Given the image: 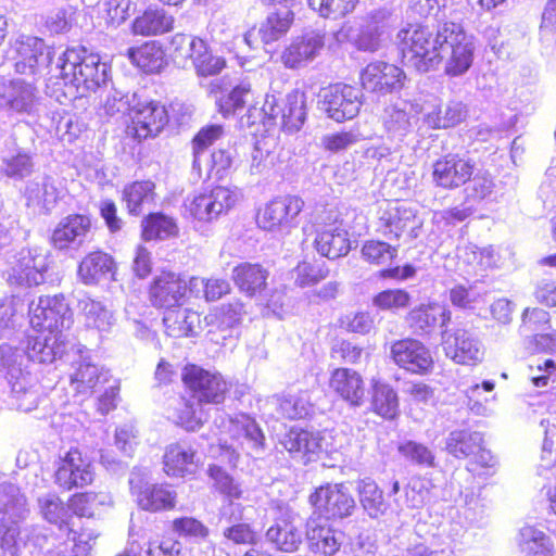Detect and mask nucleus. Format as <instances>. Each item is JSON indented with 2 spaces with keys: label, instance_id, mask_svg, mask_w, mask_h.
<instances>
[{
  "label": "nucleus",
  "instance_id": "44",
  "mask_svg": "<svg viewBox=\"0 0 556 556\" xmlns=\"http://www.w3.org/2000/svg\"><path fill=\"white\" fill-rule=\"evenodd\" d=\"M397 202H389L378 217L377 231L389 240H399L407 228V218Z\"/></svg>",
  "mask_w": 556,
  "mask_h": 556
},
{
  "label": "nucleus",
  "instance_id": "21",
  "mask_svg": "<svg viewBox=\"0 0 556 556\" xmlns=\"http://www.w3.org/2000/svg\"><path fill=\"white\" fill-rule=\"evenodd\" d=\"M46 267L30 249H23L14 254L4 270L7 281L15 287H35L45 280Z\"/></svg>",
  "mask_w": 556,
  "mask_h": 556
},
{
  "label": "nucleus",
  "instance_id": "36",
  "mask_svg": "<svg viewBox=\"0 0 556 556\" xmlns=\"http://www.w3.org/2000/svg\"><path fill=\"white\" fill-rule=\"evenodd\" d=\"M162 321L168 337L180 339L193 336L201 320L197 311L178 305L164 311Z\"/></svg>",
  "mask_w": 556,
  "mask_h": 556
},
{
  "label": "nucleus",
  "instance_id": "35",
  "mask_svg": "<svg viewBox=\"0 0 556 556\" xmlns=\"http://www.w3.org/2000/svg\"><path fill=\"white\" fill-rule=\"evenodd\" d=\"M126 56L135 67L146 74L159 73L166 64L163 45L156 40H148L128 48Z\"/></svg>",
  "mask_w": 556,
  "mask_h": 556
},
{
  "label": "nucleus",
  "instance_id": "19",
  "mask_svg": "<svg viewBox=\"0 0 556 556\" xmlns=\"http://www.w3.org/2000/svg\"><path fill=\"white\" fill-rule=\"evenodd\" d=\"M197 447L187 440L167 444L162 456L163 472L169 478L194 476L201 467Z\"/></svg>",
  "mask_w": 556,
  "mask_h": 556
},
{
  "label": "nucleus",
  "instance_id": "5",
  "mask_svg": "<svg viewBox=\"0 0 556 556\" xmlns=\"http://www.w3.org/2000/svg\"><path fill=\"white\" fill-rule=\"evenodd\" d=\"M169 49L175 62H191L200 77L218 75L226 66L225 59L215 55L207 41L199 36L177 33L169 40Z\"/></svg>",
  "mask_w": 556,
  "mask_h": 556
},
{
  "label": "nucleus",
  "instance_id": "63",
  "mask_svg": "<svg viewBox=\"0 0 556 556\" xmlns=\"http://www.w3.org/2000/svg\"><path fill=\"white\" fill-rule=\"evenodd\" d=\"M26 348L30 358L38 363H51L55 358L53 348L47 344V338L41 334L28 336Z\"/></svg>",
  "mask_w": 556,
  "mask_h": 556
},
{
  "label": "nucleus",
  "instance_id": "3",
  "mask_svg": "<svg viewBox=\"0 0 556 556\" xmlns=\"http://www.w3.org/2000/svg\"><path fill=\"white\" fill-rule=\"evenodd\" d=\"M60 78L79 96L94 91L106 81L109 66L84 48H67L60 58Z\"/></svg>",
  "mask_w": 556,
  "mask_h": 556
},
{
  "label": "nucleus",
  "instance_id": "2",
  "mask_svg": "<svg viewBox=\"0 0 556 556\" xmlns=\"http://www.w3.org/2000/svg\"><path fill=\"white\" fill-rule=\"evenodd\" d=\"M396 50L402 66L417 73L435 71L444 60L441 52L439 27L433 34L426 26L408 24L397 31Z\"/></svg>",
  "mask_w": 556,
  "mask_h": 556
},
{
  "label": "nucleus",
  "instance_id": "12",
  "mask_svg": "<svg viewBox=\"0 0 556 556\" xmlns=\"http://www.w3.org/2000/svg\"><path fill=\"white\" fill-rule=\"evenodd\" d=\"M169 122V115L164 104L150 101L138 103L127 112L125 131L137 140L157 136Z\"/></svg>",
  "mask_w": 556,
  "mask_h": 556
},
{
  "label": "nucleus",
  "instance_id": "17",
  "mask_svg": "<svg viewBox=\"0 0 556 556\" xmlns=\"http://www.w3.org/2000/svg\"><path fill=\"white\" fill-rule=\"evenodd\" d=\"M304 200L296 194H285L270 200L258 210L256 223L260 228L271 231L285 226H291L304 210Z\"/></svg>",
  "mask_w": 556,
  "mask_h": 556
},
{
  "label": "nucleus",
  "instance_id": "59",
  "mask_svg": "<svg viewBox=\"0 0 556 556\" xmlns=\"http://www.w3.org/2000/svg\"><path fill=\"white\" fill-rule=\"evenodd\" d=\"M224 135V127L217 124L206 125L194 135L191 140L194 159L200 155Z\"/></svg>",
  "mask_w": 556,
  "mask_h": 556
},
{
  "label": "nucleus",
  "instance_id": "4",
  "mask_svg": "<svg viewBox=\"0 0 556 556\" xmlns=\"http://www.w3.org/2000/svg\"><path fill=\"white\" fill-rule=\"evenodd\" d=\"M40 515L48 523L53 525L73 543L76 556H87L99 533L85 522L75 520L68 506L56 495L39 500Z\"/></svg>",
  "mask_w": 556,
  "mask_h": 556
},
{
  "label": "nucleus",
  "instance_id": "24",
  "mask_svg": "<svg viewBox=\"0 0 556 556\" xmlns=\"http://www.w3.org/2000/svg\"><path fill=\"white\" fill-rule=\"evenodd\" d=\"M265 105L270 106L269 118L281 115V126L285 131L293 132L301 129L306 119V94L300 89L290 91L279 105L274 97L266 99Z\"/></svg>",
  "mask_w": 556,
  "mask_h": 556
},
{
  "label": "nucleus",
  "instance_id": "37",
  "mask_svg": "<svg viewBox=\"0 0 556 556\" xmlns=\"http://www.w3.org/2000/svg\"><path fill=\"white\" fill-rule=\"evenodd\" d=\"M266 536L278 551L294 553L302 544V535L291 516L283 515L275 519L267 529Z\"/></svg>",
  "mask_w": 556,
  "mask_h": 556
},
{
  "label": "nucleus",
  "instance_id": "34",
  "mask_svg": "<svg viewBox=\"0 0 556 556\" xmlns=\"http://www.w3.org/2000/svg\"><path fill=\"white\" fill-rule=\"evenodd\" d=\"M281 444L293 458L307 464L315 459L321 448L320 438L311 431L291 428L282 438Z\"/></svg>",
  "mask_w": 556,
  "mask_h": 556
},
{
  "label": "nucleus",
  "instance_id": "9",
  "mask_svg": "<svg viewBox=\"0 0 556 556\" xmlns=\"http://www.w3.org/2000/svg\"><path fill=\"white\" fill-rule=\"evenodd\" d=\"M198 277L187 280L181 274L173 270H161L150 281L147 294L152 307L159 311L184 305L189 298L192 286H197Z\"/></svg>",
  "mask_w": 556,
  "mask_h": 556
},
{
  "label": "nucleus",
  "instance_id": "40",
  "mask_svg": "<svg viewBox=\"0 0 556 556\" xmlns=\"http://www.w3.org/2000/svg\"><path fill=\"white\" fill-rule=\"evenodd\" d=\"M170 413L176 426L186 431H197L204 425L206 415L197 400L180 396L170 406Z\"/></svg>",
  "mask_w": 556,
  "mask_h": 556
},
{
  "label": "nucleus",
  "instance_id": "26",
  "mask_svg": "<svg viewBox=\"0 0 556 556\" xmlns=\"http://www.w3.org/2000/svg\"><path fill=\"white\" fill-rule=\"evenodd\" d=\"M451 318L448 307L437 301L418 304L406 315L409 327L421 336L432 333L438 327L447 326Z\"/></svg>",
  "mask_w": 556,
  "mask_h": 556
},
{
  "label": "nucleus",
  "instance_id": "11",
  "mask_svg": "<svg viewBox=\"0 0 556 556\" xmlns=\"http://www.w3.org/2000/svg\"><path fill=\"white\" fill-rule=\"evenodd\" d=\"M94 477L92 462L77 446L71 447L60 457L53 475L54 483L63 491L91 485Z\"/></svg>",
  "mask_w": 556,
  "mask_h": 556
},
{
  "label": "nucleus",
  "instance_id": "14",
  "mask_svg": "<svg viewBox=\"0 0 556 556\" xmlns=\"http://www.w3.org/2000/svg\"><path fill=\"white\" fill-rule=\"evenodd\" d=\"M390 357L399 368L413 375L428 376L434 370L435 362L431 350L415 338L393 341Z\"/></svg>",
  "mask_w": 556,
  "mask_h": 556
},
{
  "label": "nucleus",
  "instance_id": "7",
  "mask_svg": "<svg viewBox=\"0 0 556 556\" xmlns=\"http://www.w3.org/2000/svg\"><path fill=\"white\" fill-rule=\"evenodd\" d=\"M313 226L316 231L314 248L330 260L346 255L351 250V241L348 231L342 227L339 215L326 207L314 215Z\"/></svg>",
  "mask_w": 556,
  "mask_h": 556
},
{
  "label": "nucleus",
  "instance_id": "55",
  "mask_svg": "<svg viewBox=\"0 0 556 556\" xmlns=\"http://www.w3.org/2000/svg\"><path fill=\"white\" fill-rule=\"evenodd\" d=\"M358 0H308L309 7L326 18H341L354 11Z\"/></svg>",
  "mask_w": 556,
  "mask_h": 556
},
{
  "label": "nucleus",
  "instance_id": "30",
  "mask_svg": "<svg viewBox=\"0 0 556 556\" xmlns=\"http://www.w3.org/2000/svg\"><path fill=\"white\" fill-rule=\"evenodd\" d=\"M116 269L113 256L98 249L88 252L80 260L77 266V276L84 285H98L106 278L115 279Z\"/></svg>",
  "mask_w": 556,
  "mask_h": 556
},
{
  "label": "nucleus",
  "instance_id": "25",
  "mask_svg": "<svg viewBox=\"0 0 556 556\" xmlns=\"http://www.w3.org/2000/svg\"><path fill=\"white\" fill-rule=\"evenodd\" d=\"M91 228L92 220L90 216L79 213L70 214L53 228L49 237V243L54 250H68L75 242L81 243Z\"/></svg>",
  "mask_w": 556,
  "mask_h": 556
},
{
  "label": "nucleus",
  "instance_id": "48",
  "mask_svg": "<svg viewBox=\"0 0 556 556\" xmlns=\"http://www.w3.org/2000/svg\"><path fill=\"white\" fill-rule=\"evenodd\" d=\"M294 283L299 288H313L329 276L326 263L316 258H305L293 268Z\"/></svg>",
  "mask_w": 556,
  "mask_h": 556
},
{
  "label": "nucleus",
  "instance_id": "60",
  "mask_svg": "<svg viewBox=\"0 0 556 556\" xmlns=\"http://www.w3.org/2000/svg\"><path fill=\"white\" fill-rule=\"evenodd\" d=\"M17 349L8 344L0 345V371L3 372L4 378L9 383L14 386V382L21 378L23 370L17 364Z\"/></svg>",
  "mask_w": 556,
  "mask_h": 556
},
{
  "label": "nucleus",
  "instance_id": "22",
  "mask_svg": "<svg viewBox=\"0 0 556 556\" xmlns=\"http://www.w3.org/2000/svg\"><path fill=\"white\" fill-rule=\"evenodd\" d=\"M325 47V36L317 31L294 37L281 52L280 61L286 68L299 70L317 58Z\"/></svg>",
  "mask_w": 556,
  "mask_h": 556
},
{
  "label": "nucleus",
  "instance_id": "53",
  "mask_svg": "<svg viewBox=\"0 0 556 556\" xmlns=\"http://www.w3.org/2000/svg\"><path fill=\"white\" fill-rule=\"evenodd\" d=\"M362 257L370 265H384L397 256V248L377 239L366 240L361 249Z\"/></svg>",
  "mask_w": 556,
  "mask_h": 556
},
{
  "label": "nucleus",
  "instance_id": "45",
  "mask_svg": "<svg viewBox=\"0 0 556 556\" xmlns=\"http://www.w3.org/2000/svg\"><path fill=\"white\" fill-rule=\"evenodd\" d=\"M123 201L129 214L138 215L142 212L144 204L155 199V184L152 180H135L127 184L123 189Z\"/></svg>",
  "mask_w": 556,
  "mask_h": 556
},
{
  "label": "nucleus",
  "instance_id": "62",
  "mask_svg": "<svg viewBox=\"0 0 556 556\" xmlns=\"http://www.w3.org/2000/svg\"><path fill=\"white\" fill-rule=\"evenodd\" d=\"M358 141L357 136L351 130H341L328 134L323 137L321 146L330 153H338L346 150Z\"/></svg>",
  "mask_w": 556,
  "mask_h": 556
},
{
  "label": "nucleus",
  "instance_id": "1",
  "mask_svg": "<svg viewBox=\"0 0 556 556\" xmlns=\"http://www.w3.org/2000/svg\"><path fill=\"white\" fill-rule=\"evenodd\" d=\"M431 179L438 189L453 191L475 182L470 197L484 199L492 191V180L478 175L476 161L467 152H447L437 157L431 166Z\"/></svg>",
  "mask_w": 556,
  "mask_h": 556
},
{
  "label": "nucleus",
  "instance_id": "43",
  "mask_svg": "<svg viewBox=\"0 0 556 556\" xmlns=\"http://www.w3.org/2000/svg\"><path fill=\"white\" fill-rule=\"evenodd\" d=\"M466 118V110L458 102H446L435 105L425 116L430 129H447L459 125Z\"/></svg>",
  "mask_w": 556,
  "mask_h": 556
},
{
  "label": "nucleus",
  "instance_id": "54",
  "mask_svg": "<svg viewBox=\"0 0 556 556\" xmlns=\"http://www.w3.org/2000/svg\"><path fill=\"white\" fill-rule=\"evenodd\" d=\"M243 303L237 299L232 302L224 303L214 307L208 317L212 324H215L220 329H229L237 326L244 313Z\"/></svg>",
  "mask_w": 556,
  "mask_h": 556
},
{
  "label": "nucleus",
  "instance_id": "47",
  "mask_svg": "<svg viewBox=\"0 0 556 556\" xmlns=\"http://www.w3.org/2000/svg\"><path fill=\"white\" fill-rule=\"evenodd\" d=\"M255 93L250 83H240L229 92L218 98L216 105L218 112L224 117L233 115L237 111L242 110L248 104L253 103Z\"/></svg>",
  "mask_w": 556,
  "mask_h": 556
},
{
  "label": "nucleus",
  "instance_id": "23",
  "mask_svg": "<svg viewBox=\"0 0 556 556\" xmlns=\"http://www.w3.org/2000/svg\"><path fill=\"white\" fill-rule=\"evenodd\" d=\"M328 387L339 400L352 407L365 402L366 387L362 374L349 367H337L330 371Z\"/></svg>",
  "mask_w": 556,
  "mask_h": 556
},
{
  "label": "nucleus",
  "instance_id": "41",
  "mask_svg": "<svg viewBox=\"0 0 556 556\" xmlns=\"http://www.w3.org/2000/svg\"><path fill=\"white\" fill-rule=\"evenodd\" d=\"M206 475L212 480L213 490L230 504L242 497L243 489L241 483L235 479L222 463L210 464Z\"/></svg>",
  "mask_w": 556,
  "mask_h": 556
},
{
  "label": "nucleus",
  "instance_id": "16",
  "mask_svg": "<svg viewBox=\"0 0 556 556\" xmlns=\"http://www.w3.org/2000/svg\"><path fill=\"white\" fill-rule=\"evenodd\" d=\"M130 492L140 510L150 514H161L175 510L178 494L167 482L150 483L143 480L131 482Z\"/></svg>",
  "mask_w": 556,
  "mask_h": 556
},
{
  "label": "nucleus",
  "instance_id": "58",
  "mask_svg": "<svg viewBox=\"0 0 556 556\" xmlns=\"http://www.w3.org/2000/svg\"><path fill=\"white\" fill-rule=\"evenodd\" d=\"M338 327L348 332L365 336L374 327V320L367 312H353L341 315L337 320Z\"/></svg>",
  "mask_w": 556,
  "mask_h": 556
},
{
  "label": "nucleus",
  "instance_id": "52",
  "mask_svg": "<svg viewBox=\"0 0 556 556\" xmlns=\"http://www.w3.org/2000/svg\"><path fill=\"white\" fill-rule=\"evenodd\" d=\"M371 301L379 311L397 312L409 306L412 295L403 288H388L376 293Z\"/></svg>",
  "mask_w": 556,
  "mask_h": 556
},
{
  "label": "nucleus",
  "instance_id": "38",
  "mask_svg": "<svg viewBox=\"0 0 556 556\" xmlns=\"http://www.w3.org/2000/svg\"><path fill=\"white\" fill-rule=\"evenodd\" d=\"M443 344L446 356L457 364L475 366L480 362L479 348L466 330L454 331Z\"/></svg>",
  "mask_w": 556,
  "mask_h": 556
},
{
  "label": "nucleus",
  "instance_id": "42",
  "mask_svg": "<svg viewBox=\"0 0 556 556\" xmlns=\"http://www.w3.org/2000/svg\"><path fill=\"white\" fill-rule=\"evenodd\" d=\"M176 220L162 212L149 213L141 222V239L144 241L165 240L178 235Z\"/></svg>",
  "mask_w": 556,
  "mask_h": 556
},
{
  "label": "nucleus",
  "instance_id": "33",
  "mask_svg": "<svg viewBox=\"0 0 556 556\" xmlns=\"http://www.w3.org/2000/svg\"><path fill=\"white\" fill-rule=\"evenodd\" d=\"M174 25V16L164 9L147 8L132 20L130 31L135 36L155 37L172 31Z\"/></svg>",
  "mask_w": 556,
  "mask_h": 556
},
{
  "label": "nucleus",
  "instance_id": "8",
  "mask_svg": "<svg viewBox=\"0 0 556 556\" xmlns=\"http://www.w3.org/2000/svg\"><path fill=\"white\" fill-rule=\"evenodd\" d=\"M181 382L199 405H219L226 400L228 382L218 371H211L194 363L181 369Z\"/></svg>",
  "mask_w": 556,
  "mask_h": 556
},
{
  "label": "nucleus",
  "instance_id": "64",
  "mask_svg": "<svg viewBox=\"0 0 556 556\" xmlns=\"http://www.w3.org/2000/svg\"><path fill=\"white\" fill-rule=\"evenodd\" d=\"M203 298L206 302H216L231 292L230 283L224 278H202Z\"/></svg>",
  "mask_w": 556,
  "mask_h": 556
},
{
  "label": "nucleus",
  "instance_id": "39",
  "mask_svg": "<svg viewBox=\"0 0 556 556\" xmlns=\"http://www.w3.org/2000/svg\"><path fill=\"white\" fill-rule=\"evenodd\" d=\"M45 41L34 36H21L12 46L15 68L18 73H34L43 56Z\"/></svg>",
  "mask_w": 556,
  "mask_h": 556
},
{
  "label": "nucleus",
  "instance_id": "61",
  "mask_svg": "<svg viewBox=\"0 0 556 556\" xmlns=\"http://www.w3.org/2000/svg\"><path fill=\"white\" fill-rule=\"evenodd\" d=\"M364 348L342 339L331 346L330 355L342 363L356 365L361 362Z\"/></svg>",
  "mask_w": 556,
  "mask_h": 556
},
{
  "label": "nucleus",
  "instance_id": "46",
  "mask_svg": "<svg viewBox=\"0 0 556 556\" xmlns=\"http://www.w3.org/2000/svg\"><path fill=\"white\" fill-rule=\"evenodd\" d=\"M106 376L101 368L88 362H79L71 376V384L77 393H92L106 382Z\"/></svg>",
  "mask_w": 556,
  "mask_h": 556
},
{
  "label": "nucleus",
  "instance_id": "20",
  "mask_svg": "<svg viewBox=\"0 0 556 556\" xmlns=\"http://www.w3.org/2000/svg\"><path fill=\"white\" fill-rule=\"evenodd\" d=\"M70 313V306L63 294L43 295L30 311V325L40 333L45 331L60 333Z\"/></svg>",
  "mask_w": 556,
  "mask_h": 556
},
{
  "label": "nucleus",
  "instance_id": "13",
  "mask_svg": "<svg viewBox=\"0 0 556 556\" xmlns=\"http://www.w3.org/2000/svg\"><path fill=\"white\" fill-rule=\"evenodd\" d=\"M441 49L451 48V55L445 63V73L450 76L464 74L471 66L473 47L464 27L459 23L444 22L439 25Z\"/></svg>",
  "mask_w": 556,
  "mask_h": 556
},
{
  "label": "nucleus",
  "instance_id": "18",
  "mask_svg": "<svg viewBox=\"0 0 556 556\" xmlns=\"http://www.w3.org/2000/svg\"><path fill=\"white\" fill-rule=\"evenodd\" d=\"M323 105L329 118L343 123L359 113L362 101L354 86L336 83L325 89Z\"/></svg>",
  "mask_w": 556,
  "mask_h": 556
},
{
  "label": "nucleus",
  "instance_id": "56",
  "mask_svg": "<svg viewBox=\"0 0 556 556\" xmlns=\"http://www.w3.org/2000/svg\"><path fill=\"white\" fill-rule=\"evenodd\" d=\"M400 454L408 462L421 467L432 468L435 466V457L431 450L416 441H405L397 446Z\"/></svg>",
  "mask_w": 556,
  "mask_h": 556
},
{
  "label": "nucleus",
  "instance_id": "50",
  "mask_svg": "<svg viewBox=\"0 0 556 556\" xmlns=\"http://www.w3.org/2000/svg\"><path fill=\"white\" fill-rule=\"evenodd\" d=\"M101 493L93 491L76 492L67 500V506L75 520L83 522V518L92 519L96 509L103 505Z\"/></svg>",
  "mask_w": 556,
  "mask_h": 556
},
{
  "label": "nucleus",
  "instance_id": "31",
  "mask_svg": "<svg viewBox=\"0 0 556 556\" xmlns=\"http://www.w3.org/2000/svg\"><path fill=\"white\" fill-rule=\"evenodd\" d=\"M327 521L312 516L306 521L307 547L319 556H333L341 546L336 530Z\"/></svg>",
  "mask_w": 556,
  "mask_h": 556
},
{
  "label": "nucleus",
  "instance_id": "51",
  "mask_svg": "<svg viewBox=\"0 0 556 556\" xmlns=\"http://www.w3.org/2000/svg\"><path fill=\"white\" fill-rule=\"evenodd\" d=\"M231 439L244 438L252 447L262 448L265 443V435L257 422L248 415H240L230 419Z\"/></svg>",
  "mask_w": 556,
  "mask_h": 556
},
{
  "label": "nucleus",
  "instance_id": "28",
  "mask_svg": "<svg viewBox=\"0 0 556 556\" xmlns=\"http://www.w3.org/2000/svg\"><path fill=\"white\" fill-rule=\"evenodd\" d=\"M369 412L387 421L400 417V396L388 381L380 378L370 379Z\"/></svg>",
  "mask_w": 556,
  "mask_h": 556
},
{
  "label": "nucleus",
  "instance_id": "32",
  "mask_svg": "<svg viewBox=\"0 0 556 556\" xmlns=\"http://www.w3.org/2000/svg\"><path fill=\"white\" fill-rule=\"evenodd\" d=\"M269 271L261 263L241 262L231 271V279L245 296L253 298L267 289Z\"/></svg>",
  "mask_w": 556,
  "mask_h": 556
},
{
  "label": "nucleus",
  "instance_id": "27",
  "mask_svg": "<svg viewBox=\"0 0 556 556\" xmlns=\"http://www.w3.org/2000/svg\"><path fill=\"white\" fill-rule=\"evenodd\" d=\"M445 450L455 458L463 459L473 457V464L488 466L491 459L490 453L482 446V438L468 430H454L450 433Z\"/></svg>",
  "mask_w": 556,
  "mask_h": 556
},
{
  "label": "nucleus",
  "instance_id": "15",
  "mask_svg": "<svg viewBox=\"0 0 556 556\" xmlns=\"http://www.w3.org/2000/svg\"><path fill=\"white\" fill-rule=\"evenodd\" d=\"M406 78L402 67L384 61L370 62L359 73L363 90L378 97L399 92L404 88Z\"/></svg>",
  "mask_w": 556,
  "mask_h": 556
},
{
  "label": "nucleus",
  "instance_id": "6",
  "mask_svg": "<svg viewBox=\"0 0 556 556\" xmlns=\"http://www.w3.org/2000/svg\"><path fill=\"white\" fill-rule=\"evenodd\" d=\"M312 517L337 521L351 517L356 509L353 494L344 482H326L308 495Z\"/></svg>",
  "mask_w": 556,
  "mask_h": 556
},
{
  "label": "nucleus",
  "instance_id": "49",
  "mask_svg": "<svg viewBox=\"0 0 556 556\" xmlns=\"http://www.w3.org/2000/svg\"><path fill=\"white\" fill-rule=\"evenodd\" d=\"M356 491L363 508L370 517L381 515L386 508L383 492L379 485L370 478H364L357 481Z\"/></svg>",
  "mask_w": 556,
  "mask_h": 556
},
{
  "label": "nucleus",
  "instance_id": "29",
  "mask_svg": "<svg viewBox=\"0 0 556 556\" xmlns=\"http://www.w3.org/2000/svg\"><path fill=\"white\" fill-rule=\"evenodd\" d=\"M294 22V12L291 9L283 12L275 11L260 24L244 34V41L252 47L257 36L263 45H270L280 40L288 34Z\"/></svg>",
  "mask_w": 556,
  "mask_h": 556
},
{
  "label": "nucleus",
  "instance_id": "10",
  "mask_svg": "<svg viewBox=\"0 0 556 556\" xmlns=\"http://www.w3.org/2000/svg\"><path fill=\"white\" fill-rule=\"evenodd\" d=\"M238 202L239 193L236 189L214 186L193 195L186 204V210L192 218L210 223L228 214L237 206Z\"/></svg>",
  "mask_w": 556,
  "mask_h": 556
},
{
  "label": "nucleus",
  "instance_id": "57",
  "mask_svg": "<svg viewBox=\"0 0 556 556\" xmlns=\"http://www.w3.org/2000/svg\"><path fill=\"white\" fill-rule=\"evenodd\" d=\"M223 536L232 545L251 546L254 548L258 541V532L247 522L233 523L223 531Z\"/></svg>",
  "mask_w": 556,
  "mask_h": 556
}]
</instances>
